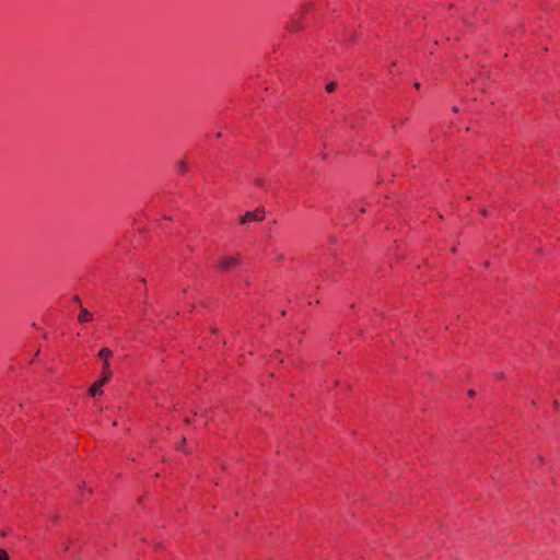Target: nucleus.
<instances>
[{"mask_svg": "<svg viewBox=\"0 0 560 560\" xmlns=\"http://www.w3.org/2000/svg\"><path fill=\"white\" fill-rule=\"evenodd\" d=\"M242 259L241 255L237 254L235 256H222L219 260V267L222 271L229 272L234 268L241 266Z\"/></svg>", "mask_w": 560, "mask_h": 560, "instance_id": "nucleus-1", "label": "nucleus"}, {"mask_svg": "<svg viewBox=\"0 0 560 560\" xmlns=\"http://www.w3.org/2000/svg\"><path fill=\"white\" fill-rule=\"evenodd\" d=\"M265 211L261 208H257L254 211L246 212L243 217H241V224H247L250 222H258L264 219Z\"/></svg>", "mask_w": 560, "mask_h": 560, "instance_id": "nucleus-2", "label": "nucleus"}, {"mask_svg": "<svg viewBox=\"0 0 560 560\" xmlns=\"http://www.w3.org/2000/svg\"><path fill=\"white\" fill-rule=\"evenodd\" d=\"M97 355L103 360V374L112 376L113 372L110 371L108 359L113 355V352L108 348H102Z\"/></svg>", "mask_w": 560, "mask_h": 560, "instance_id": "nucleus-3", "label": "nucleus"}, {"mask_svg": "<svg viewBox=\"0 0 560 560\" xmlns=\"http://www.w3.org/2000/svg\"><path fill=\"white\" fill-rule=\"evenodd\" d=\"M112 376H107L105 374H103L102 378L97 382H95L89 393L91 396H95L97 394H101L102 393V386H104L109 380H110Z\"/></svg>", "mask_w": 560, "mask_h": 560, "instance_id": "nucleus-4", "label": "nucleus"}, {"mask_svg": "<svg viewBox=\"0 0 560 560\" xmlns=\"http://www.w3.org/2000/svg\"><path fill=\"white\" fill-rule=\"evenodd\" d=\"M78 319L80 323H86L92 319V314L86 308L81 307Z\"/></svg>", "mask_w": 560, "mask_h": 560, "instance_id": "nucleus-5", "label": "nucleus"}, {"mask_svg": "<svg viewBox=\"0 0 560 560\" xmlns=\"http://www.w3.org/2000/svg\"><path fill=\"white\" fill-rule=\"evenodd\" d=\"M175 167L177 170L178 173H184L188 170V164L187 162L185 161H178L176 164H175Z\"/></svg>", "mask_w": 560, "mask_h": 560, "instance_id": "nucleus-6", "label": "nucleus"}, {"mask_svg": "<svg viewBox=\"0 0 560 560\" xmlns=\"http://www.w3.org/2000/svg\"><path fill=\"white\" fill-rule=\"evenodd\" d=\"M336 88H337V83H336V82H330V83H328V84L326 85V88H325V89H326V91H327L328 93H331V92H334V91L336 90Z\"/></svg>", "mask_w": 560, "mask_h": 560, "instance_id": "nucleus-7", "label": "nucleus"}, {"mask_svg": "<svg viewBox=\"0 0 560 560\" xmlns=\"http://www.w3.org/2000/svg\"><path fill=\"white\" fill-rule=\"evenodd\" d=\"M0 560H9L8 552L2 548H0Z\"/></svg>", "mask_w": 560, "mask_h": 560, "instance_id": "nucleus-8", "label": "nucleus"}, {"mask_svg": "<svg viewBox=\"0 0 560 560\" xmlns=\"http://www.w3.org/2000/svg\"><path fill=\"white\" fill-rule=\"evenodd\" d=\"M185 443H186V439H185V438H183V440H182V442H180V444L178 445V447H177V448H178V450H182V451H186V450L184 448Z\"/></svg>", "mask_w": 560, "mask_h": 560, "instance_id": "nucleus-9", "label": "nucleus"}, {"mask_svg": "<svg viewBox=\"0 0 560 560\" xmlns=\"http://www.w3.org/2000/svg\"><path fill=\"white\" fill-rule=\"evenodd\" d=\"M255 183L257 186H264V179H261V178L256 179Z\"/></svg>", "mask_w": 560, "mask_h": 560, "instance_id": "nucleus-10", "label": "nucleus"}, {"mask_svg": "<svg viewBox=\"0 0 560 560\" xmlns=\"http://www.w3.org/2000/svg\"><path fill=\"white\" fill-rule=\"evenodd\" d=\"M8 533L7 530H0V537L4 538L7 537Z\"/></svg>", "mask_w": 560, "mask_h": 560, "instance_id": "nucleus-11", "label": "nucleus"}, {"mask_svg": "<svg viewBox=\"0 0 560 560\" xmlns=\"http://www.w3.org/2000/svg\"><path fill=\"white\" fill-rule=\"evenodd\" d=\"M468 395H469L470 397H474V396L476 395V393H475V390H474V389H470V390H468Z\"/></svg>", "mask_w": 560, "mask_h": 560, "instance_id": "nucleus-12", "label": "nucleus"}, {"mask_svg": "<svg viewBox=\"0 0 560 560\" xmlns=\"http://www.w3.org/2000/svg\"><path fill=\"white\" fill-rule=\"evenodd\" d=\"M481 213H482L483 215H488V214H489V212H488V210H487V209H482Z\"/></svg>", "mask_w": 560, "mask_h": 560, "instance_id": "nucleus-13", "label": "nucleus"}, {"mask_svg": "<svg viewBox=\"0 0 560 560\" xmlns=\"http://www.w3.org/2000/svg\"><path fill=\"white\" fill-rule=\"evenodd\" d=\"M415 88H416V89H420V83H418V82H417V83H415Z\"/></svg>", "mask_w": 560, "mask_h": 560, "instance_id": "nucleus-14", "label": "nucleus"}, {"mask_svg": "<svg viewBox=\"0 0 560 560\" xmlns=\"http://www.w3.org/2000/svg\"><path fill=\"white\" fill-rule=\"evenodd\" d=\"M457 110H458V109H457V107H456V106H454V107H453V112H455V113H456Z\"/></svg>", "mask_w": 560, "mask_h": 560, "instance_id": "nucleus-15", "label": "nucleus"}]
</instances>
